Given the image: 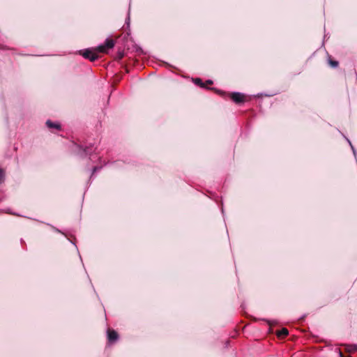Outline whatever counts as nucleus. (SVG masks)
<instances>
[{
  "label": "nucleus",
  "instance_id": "obj_10",
  "mask_svg": "<svg viewBox=\"0 0 357 357\" xmlns=\"http://www.w3.org/2000/svg\"><path fill=\"white\" fill-rule=\"evenodd\" d=\"M4 177V172L3 169H0V183H1L3 180Z\"/></svg>",
  "mask_w": 357,
  "mask_h": 357
},
{
  "label": "nucleus",
  "instance_id": "obj_9",
  "mask_svg": "<svg viewBox=\"0 0 357 357\" xmlns=\"http://www.w3.org/2000/svg\"><path fill=\"white\" fill-rule=\"evenodd\" d=\"M195 84L201 86H204V84L202 83V79H199V78H197L195 80Z\"/></svg>",
  "mask_w": 357,
  "mask_h": 357
},
{
  "label": "nucleus",
  "instance_id": "obj_8",
  "mask_svg": "<svg viewBox=\"0 0 357 357\" xmlns=\"http://www.w3.org/2000/svg\"><path fill=\"white\" fill-rule=\"evenodd\" d=\"M356 349H357L356 346H354V345L348 346V348H347V351L349 352L356 350Z\"/></svg>",
  "mask_w": 357,
  "mask_h": 357
},
{
  "label": "nucleus",
  "instance_id": "obj_11",
  "mask_svg": "<svg viewBox=\"0 0 357 357\" xmlns=\"http://www.w3.org/2000/svg\"><path fill=\"white\" fill-rule=\"evenodd\" d=\"M207 83L211 84H212V81L211 80H208Z\"/></svg>",
  "mask_w": 357,
  "mask_h": 357
},
{
  "label": "nucleus",
  "instance_id": "obj_6",
  "mask_svg": "<svg viewBox=\"0 0 357 357\" xmlns=\"http://www.w3.org/2000/svg\"><path fill=\"white\" fill-rule=\"evenodd\" d=\"M288 330L285 328H283L280 331L278 332V336H286L288 335Z\"/></svg>",
  "mask_w": 357,
  "mask_h": 357
},
{
  "label": "nucleus",
  "instance_id": "obj_3",
  "mask_svg": "<svg viewBox=\"0 0 357 357\" xmlns=\"http://www.w3.org/2000/svg\"><path fill=\"white\" fill-rule=\"evenodd\" d=\"M232 100L236 103L243 102L244 101V95L241 93L235 92L231 96Z\"/></svg>",
  "mask_w": 357,
  "mask_h": 357
},
{
  "label": "nucleus",
  "instance_id": "obj_2",
  "mask_svg": "<svg viewBox=\"0 0 357 357\" xmlns=\"http://www.w3.org/2000/svg\"><path fill=\"white\" fill-rule=\"evenodd\" d=\"M82 54L85 59H88L91 61H93L98 58V55L96 54V52L89 50V49L85 50L82 53Z\"/></svg>",
  "mask_w": 357,
  "mask_h": 357
},
{
  "label": "nucleus",
  "instance_id": "obj_5",
  "mask_svg": "<svg viewBox=\"0 0 357 357\" xmlns=\"http://www.w3.org/2000/svg\"><path fill=\"white\" fill-rule=\"evenodd\" d=\"M46 125L50 128H56V129H59L60 128V125L59 124L56 123H53V122H52L50 120L47 121Z\"/></svg>",
  "mask_w": 357,
  "mask_h": 357
},
{
  "label": "nucleus",
  "instance_id": "obj_7",
  "mask_svg": "<svg viewBox=\"0 0 357 357\" xmlns=\"http://www.w3.org/2000/svg\"><path fill=\"white\" fill-rule=\"evenodd\" d=\"M329 63L333 68H335V67H337L338 66V62L336 61L329 60Z\"/></svg>",
  "mask_w": 357,
  "mask_h": 357
},
{
  "label": "nucleus",
  "instance_id": "obj_4",
  "mask_svg": "<svg viewBox=\"0 0 357 357\" xmlns=\"http://www.w3.org/2000/svg\"><path fill=\"white\" fill-rule=\"evenodd\" d=\"M107 337L109 342H114L118 339V334L115 331L109 329L107 331Z\"/></svg>",
  "mask_w": 357,
  "mask_h": 357
},
{
  "label": "nucleus",
  "instance_id": "obj_1",
  "mask_svg": "<svg viewBox=\"0 0 357 357\" xmlns=\"http://www.w3.org/2000/svg\"><path fill=\"white\" fill-rule=\"evenodd\" d=\"M114 46V42L112 39H107L105 44L99 45L97 50L99 52H107L108 50L112 49Z\"/></svg>",
  "mask_w": 357,
  "mask_h": 357
},
{
  "label": "nucleus",
  "instance_id": "obj_12",
  "mask_svg": "<svg viewBox=\"0 0 357 357\" xmlns=\"http://www.w3.org/2000/svg\"><path fill=\"white\" fill-rule=\"evenodd\" d=\"M97 170V167L93 168V172H96Z\"/></svg>",
  "mask_w": 357,
  "mask_h": 357
}]
</instances>
